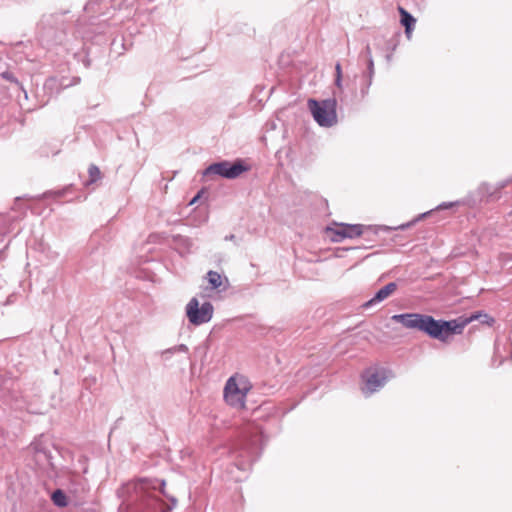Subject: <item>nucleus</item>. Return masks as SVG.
Instances as JSON below:
<instances>
[{
	"instance_id": "19",
	"label": "nucleus",
	"mask_w": 512,
	"mask_h": 512,
	"mask_svg": "<svg viewBox=\"0 0 512 512\" xmlns=\"http://www.w3.org/2000/svg\"><path fill=\"white\" fill-rule=\"evenodd\" d=\"M174 353H177V351L173 350V347H171V348L166 349L165 351H163L162 355H163V357H165L167 359L168 355H172Z\"/></svg>"
},
{
	"instance_id": "27",
	"label": "nucleus",
	"mask_w": 512,
	"mask_h": 512,
	"mask_svg": "<svg viewBox=\"0 0 512 512\" xmlns=\"http://www.w3.org/2000/svg\"><path fill=\"white\" fill-rule=\"evenodd\" d=\"M171 500H172L173 505H175L176 499L175 498H171Z\"/></svg>"
},
{
	"instance_id": "5",
	"label": "nucleus",
	"mask_w": 512,
	"mask_h": 512,
	"mask_svg": "<svg viewBox=\"0 0 512 512\" xmlns=\"http://www.w3.org/2000/svg\"><path fill=\"white\" fill-rule=\"evenodd\" d=\"M213 305L210 302H204L199 307L197 298H192L186 305V315L193 325H201L211 320L213 316Z\"/></svg>"
},
{
	"instance_id": "6",
	"label": "nucleus",
	"mask_w": 512,
	"mask_h": 512,
	"mask_svg": "<svg viewBox=\"0 0 512 512\" xmlns=\"http://www.w3.org/2000/svg\"><path fill=\"white\" fill-rule=\"evenodd\" d=\"M371 231V227H366L362 224H339L338 228H327V233L333 242H341L345 238H355L365 234V231Z\"/></svg>"
},
{
	"instance_id": "4",
	"label": "nucleus",
	"mask_w": 512,
	"mask_h": 512,
	"mask_svg": "<svg viewBox=\"0 0 512 512\" xmlns=\"http://www.w3.org/2000/svg\"><path fill=\"white\" fill-rule=\"evenodd\" d=\"M249 170V167L243 164L242 160L231 163L227 160L210 164L203 172V176H220L226 179H236L243 172Z\"/></svg>"
},
{
	"instance_id": "9",
	"label": "nucleus",
	"mask_w": 512,
	"mask_h": 512,
	"mask_svg": "<svg viewBox=\"0 0 512 512\" xmlns=\"http://www.w3.org/2000/svg\"><path fill=\"white\" fill-rule=\"evenodd\" d=\"M397 289V284L395 282H390L382 287L380 290L376 292V294L367 302H365L362 307L369 308L377 303H380L387 299L391 294H393Z\"/></svg>"
},
{
	"instance_id": "2",
	"label": "nucleus",
	"mask_w": 512,
	"mask_h": 512,
	"mask_svg": "<svg viewBox=\"0 0 512 512\" xmlns=\"http://www.w3.org/2000/svg\"><path fill=\"white\" fill-rule=\"evenodd\" d=\"M164 481L157 479H141L134 484V490L140 503L138 509L142 512H169L172 507L164 503L159 494H163V490L157 491L158 487L163 488Z\"/></svg>"
},
{
	"instance_id": "20",
	"label": "nucleus",
	"mask_w": 512,
	"mask_h": 512,
	"mask_svg": "<svg viewBox=\"0 0 512 512\" xmlns=\"http://www.w3.org/2000/svg\"><path fill=\"white\" fill-rule=\"evenodd\" d=\"M51 194H54V195H56L57 197H61V196H63L64 191L59 190V191H56V192H46V193L44 194V196H45V197H47L48 195H51Z\"/></svg>"
},
{
	"instance_id": "23",
	"label": "nucleus",
	"mask_w": 512,
	"mask_h": 512,
	"mask_svg": "<svg viewBox=\"0 0 512 512\" xmlns=\"http://www.w3.org/2000/svg\"><path fill=\"white\" fill-rule=\"evenodd\" d=\"M451 205H452V204H449V205L442 204V205H439V207H438V208H440V209H441V208H444V207L446 208V207H449V206H451Z\"/></svg>"
},
{
	"instance_id": "28",
	"label": "nucleus",
	"mask_w": 512,
	"mask_h": 512,
	"mask_svg": "<svg viewBox=\"0 0 512 512\" xmlns=\"http://www.w3.org/2000/svg\"><path fill=\"white\" fill-rule=\"evenodd\" d=\"M20 200H21V198H16L15 204H17Z\"/></svg>"
},
{
	"instance_id": "24",
	"label": "nucleus",
	"mask_w": 512,
	"mask_h": 512,
	"mask_svg": "<svg viewBox=\"0 0 512 512\" xmlns=\"http://www.w3.org/2000/svg\"><path fill=\"white\" fill-rule=\"evenodd\" d=\"M408 226H410V224L402 225V226H400V228H401V229H404V228H406V227H408Z\"/></svg>"
},
{
	"instance_id": "8",
	"label": "nucleus",
	"mask_w": 512,
	"mask_h": 512,
	"mask_svg": "<svg viewBox=\"0 0 512 512\" xmlns=\"http://www.w3.org/2000/svg\"><path fill=\"white\" fill-rule=\"evenodd\" d=\"M224 398L226 402L235 407L244 406L245 393L238 387L233 378H229L224 388Z\"/></svg>"
},
{
	"instance_id": "11",
	"label": "nucleus",
	"mask_w": 512,
	"mask_h": 512,
	"mask_svg": "<svg viewBox=\"0 0 512 512\" xmlns=\"http://www.w3.org/2000/svg\"><path fill=\"white\" fill-rule=\"evenodd\" d=\"M398 11L401 16L400 22L405 27L406 36L410 38L416 19L401 6L398 7Z\"/></svg>"
},
{
	"instance_id": "12",
	"label": "nucleus",
	"mask_w": 512,
	"mask_h": 512,
	"mask_svg": "<svg viewBox=\"0 0 512 512\" xmlns=\"http://www.w3.org/2000/svg\"><path fill=\"white\" fill-rule=\"evenodd\" d=\"M207 280L212 289H218L222 285V276L216 271H209L207 273Z\"/></svg>"
},
{
	"instance_id": "15",
	"label": "nucleus",
	"mask_w": 512,
	"mask_h": 512,
	"mask_svg": "<svg viewBox=\"0 0 512 512\" xmlns=\"http://www.w3.org/2000/svg\"><path fill=\"white\" fill-rule=\"evenodd\" d=\"M38 460H48L49 455L46 450L40 448L38 445H32Z\"/></svg>"
},
{
	"instance_id": "7",
	"label": "nucleus",
	"mask_w": 512,
	"mask_h": 512,
	"mask_svg": "<svg viewBox=\"0 0 512 512\" xmlns=\"http://www.w3.org/2000/svg\"><path fill=\"white\" fill-rule=\"evenodd\" d=\"M387 370L384 368L381 369H373L370 368L366 370L363 374V378L366 384V389L369 394L377 391L379 388L383 387L387 381Z\"/></svg>"
},
{
	"instance_id": "18",
	"label": "nucleus",
	"mask_w": 512,
	"mask_h": 512,
	"mask_svg": "<svg viewBox=\"0 0 512 512\" xmlns=\"http://www.w3.org/2000/svg\"><path fill=\"white\" fill-rule=\"evenodd\" d=\"M173 350H175L177 352L187 353L188 352V347L185 344H179V345L174 346Z\"/></svg>"
},
{
	"instance_id": "21",
	"label": "nucleus",
	"mask_w": 512,
	"mask_h": 512,
	"mask_svg": "<svg viewBox=\"0 0 512 512\" xmlns=\"http://www.w3.org/2000/svg\"><path fill=\"white\" fill-rule=\"evenodd\" d=\"M225 240L226 241H234L235 235L234 234L227 235V236H225Z\"/></svg>"
},
{
	"instance_id": "25",
	"label": "nucleus",
	"mask_w": 512,
	"mask_h": 512,
	"mask_svg": "<svg viewBox=\"0 0 512 512\" xmlns=\"http://www.w3.org/2000/svg\"><path fill=\"white\" fill-rule=\"evenodd\" d=\"M3 258H4V257H3V253H2V251H0V261H2V260H3Z\"/></svg>"
},
{
	"instance_id": "16",
	"label": "nucleus",
	"mask_w": 512,
	"mask_h": 512,
	"mask_svg": "<svg viewBox=\"0 0 512 512\" xmlns=\"http://www.w3.org/2000/svg\"><path fill=\"white\" fill-rule=\"evenodd\" d=\"M4 80L6 81H9L11 83H15V84H19V81L17 80V78L14 76L13 73L11 72H8V71H5L3 73H1L0 75Z\"/></svg>"
},
{
	"instance_id": "26",
	"label": "nucleus",
	"mask_w": 512,
	"mask_h": 512,
	"mask_svg": "<svg viewBox=\"0 0 512 512\" xmlns=\"http://www.w3.org/2000/svg\"><path fill=\"white\" fill-rule=\"evenodd\" d=\"M5 220H6L5 216H0V221H5Z\"/></svg>"
},
{
	"instance_id": "3",
	"label": "nucleus",
	"mask_w": 512,
	"mask_h": 512,
	"mask_svg": "<svg viewBox=\"0 0 512 512\" xmlns=\"http://www.w3.org/2000/svg\"><path fill=\"white\" fill-rule=\"evenodd\" d=\"M308 108L320 126H332L336 122V102L332 99L318 102L314 99L308 100Z\"/></svg>"
},
{
	"instance_id": "22",
	"label": "nucleus",
	"mask_w": 512,
	"mask_h": 512,
	"mask_svg": "<svg viewBox=\"0 0 512 512\" xmlns=\"http://www.w3.org/2000/svg\"><path fill=\"white\" fill-rule=\"evenodd\" d=\"M198 198H199V194H198L197 196H195V197L191 200L190 204H194L195 202H197V199H198Z\"/></svg>"
},
{
	"instance_id": "10",
	"label": "nucleus",
	"mask_w": 512,
	"mask_h": 512,
	"mask_svg": "<svg viewBox=\"0 0 512 512\" xmlns=\"http://www.w3.org/2000/svg\"><path fill=\"white\" fill-rule=\"evenodd\" d=\"M257 442H258V436H254V438L251 440L250 443L245 442L242 444L240 457L244 459L243 464L250 465L251 462H253L257 456Z\"/></svg>"
},
{
	"instance_id": "29",
	"label": "nucleus",
	"mask_w": 512,
	"mask_h": 512,
	"mask_svg": "<svg viewBox=\"0 0 512 512\" xmlns=\"http://www.w3.org/2000/svg\"><path fill=\"white\" fill-rule=\"evenodd\" d=\"M427 214H428V213H423V214L421 215V217L423 218V217H425Z\"/></svg>"
},
{
	"instance_id": "14",
	"label": "nucleus",
	"mask_w": 512,
	"mask_h": 512,
	"mask_svg": "<svg viewBox=\"0 0 512 512\" xmlns=\"http://www.w3.org/2000/svg\"><path fill=\"white\" fill-rule=\"evenodd\" d=\"M88 174H89V180L86 182V185L93 184V183H95V182H97L98 180L101 179V171L94 164H91L89 166Z\"/></svg>"
},
{
	"instance_id": "13",
	"label": "nucleus",
	"mask_w": 512,
	"mask_h": 512,
	"mask_svg": "<svg viewBox=\"0 0 512 512\" xmlns=\"http://www.w3.org/2000/svg\"><path fill=\"white\" fill-rule=\"evenodd\" d=\"M52 500L54 504L58 507H65L68 504L65 493L60 489L53 492Z\"/></svg>"
},
{
	"instance_id": "17",
	"label": "nucleus",
	"mask_w": 512,
	"mask_h": 512,
	"mask_svg": "<svg viewBox=\"0 0 512 512\" xmlns=\"http://www.w3.org/2000/svg\"><path fill=\"white\" fill-rule=\"evenodd\" d=\"M335 70H336V85L338 87H340L342 70H341V65L339 63L336 64Z\"/></svg>"
},
{
	"instance_id": "1",
	"label": "nucleus",
	"mask_w": 512,
	"mask_h": 512,
	"mask_svg": "<svg viewBox=\"0 0 512 512\" xmlns=\"http://www.w3.org/2000/svg\"><path fill=\"white\" fill-rule=\"evenodd\" d=\"M391 320L401 324L404 328L421 331L430 338L441 342H446L451 335L461 334L464 328L474 320H480L488 325L494 323L492 317L481 312L449 321L437 320L431 315L420 313L395 314L391 317Z\"/></svg>"
}]
</instances>
